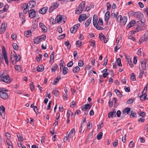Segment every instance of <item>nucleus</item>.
Wrapping results in <instances>:
<instances>
[{
    "label": "nucleus",
    "instance_id": "obj_1",
    "mask_svg": "<svg viewBox=\"0 0 148 148\" xmlns=\"http://www.w3.org/2000/svg\"><path fill=\"white\" fill-rule=\"evenodd\" d=\"M20 59V55H16L14 51L11 52V60L13 64H15L16 62L19 61Z\"/></svg>",
    "mask_w": 148,
    "mask_h": 148
},
{
    "label": "nucleus",
    "instance_id": "obj_2",
    "mask_svg": "<svg viewBox=\"0 0 148 148\" xmlns=\"http://www.w3.org/2000/svg\"><path fill=\"white\" fill-rule=\"evenodd\" d=\"M4 71L3 73V76L1 77V80L3 82L7 83H9L12 81V79H10L9 75H5Z\"/></svg>",
    "mask_w": 148,
    "mask_h": 148
},
{
    "label": "nucleus",
    "instance_id": "obj_3",
    "mask_svg": "<svg viewBox=\"0 0 148 148\" xmlns=\"http://www.w3.org/2000/svg\"><path fill=\"white\" fill-rule=\"evenodd\" d=\"M85 5V1H82L79 5L78 7V9L76 10V13L79 14L82 13L83 11Z\"/></svg>",
    "mask_w": 148,
    "mask_h": 148
},
{
    "label": "nucleus",
    "instance_id": "obj_4",
    "mask_svg": "<svg viewBox=\"0 0 148 148\" xmlns=\"http://www.w3.org/2000/svg\"><path fill=\"white\" fill-rule=\"evenodd\" d=\"M0 97L4 99H6L8 98V94L4 91H0Z\"/></svg>",
    "mask_w": 148,
    "mask_h": 148
},
{
    "label": "nucleus",
    "instance_id": "obj_5",
    "mask_svg": "<svg viewBox=\"0 0 148 148\" xmlns=\"http://www.w3.org/2000/svg\"><path fill=\"white\" fill-rule=\"evenodd\" d=\"M29 16L31 18H33L35 17L36 11L34 9L30 10L29 12Z\"/></svg>",
    "mask_w": 148,
    "mask_h": 148
},
{
    "label": "nucleus",
    "instance_id": "obj_6",
    "mask_svg": "<svg viewBox=\"0 0 148 148\" xmlns=\"http://www.w3.org/2000/svg\"><path fill=\"white\" fill-rule=\"evenodd\" d=\"M127 21V16H123L121 19L120 22L121 25H124Z\"/></svg>",
    "mask_w": 148,
    "mask_h": 148
},
{
    "label": "nucleus",
    "instance_id": "obj_7",
    "mask_svg": "<svg viewBox=\"0 0 148 148\" xmlns=\"http://www.w3.org/2000/svg\"><path fill=\"white\" fill-rule=\"evenodd\" d=\"M6 27V24L4 23H2L0 29V34H2L4 32Z\"/></svg>",
    "mask_w": 148,
    "mask_h": 148
},
{
    "label": "nucleus",
    "instance_id": "obj_8",
    "mask_svg": "<svg viewBox=\"0 0 148 148\" xmlns=\"http://www.w3.org/2000/svg\"><path fill=\"white\" fill-rule=\"evenodd\" d=\"M39 26L43 32H47V28L43 23L41 22H40L39 23Z\"/></svg>",
    "mask_w": 148,
    "mask_h": 148
},
{
    "label": "nucleus",
    "instance_id": "obj_9",
    "mask_svg": "<svg viewBox=\"0 0 148 148\" xmlns=\"http://www.w3.org/2000/svg\"><path fill=\"white\" fill-rule=\"evenodd\" d=\"M87 17L86 15L85 14H82L80 15L79 18L78 20L79 22H81V21L86 19Z\"/></svg>",
    "mask_w": 148,
    "mask_h": 148
},
{
    "label": "nucleus",
    "instance_id": "obj_10",
    "mask_svg": "<svg viewBox=\"0 0 148 148\" xmlns=\"http://www.w3.org/2000/svg\"><path fill=\"white\" fill-rule=\"evenodd\" d=\"M48 10V8L47 7H44L39 10V12L42 14H45Z\"/></svg>",
    "mask_w": 148,
    "mask_h": 148
},
{
    "label": "nucleus",
    "instance_id": "obj_11",
    "mask_svg": "<svg viewBox=\"0 0 148 148\" xmlns=\"http://www.w3.org/2000/svg\"><path fill=\"white\" fill-rule=\"evenodd\" d=\"M91 107L89 104L85 105L82 107V109L83 111H85L90 109Z\"/></svg>",
    "mask_w": 148,
    "mask_h": 148
},
{
    "label": "nucleus",
    "instance_id": "obj_12",
    "mask_svg": "<svg viewBox=\"0 0 148 148\" xmlns=\"http://www.w3.org/2000/svg\"><path fill=\"white\" fill-rule=\"evenodd\" d=\"M36 5V2L35 1H30L27 4V5H28V8H30L34 7Z\"/></svg>",
    "mask_w": 148,
    "mask_h": 148
},
{
    "label": "nucleus",
    "instance_id": "obj_13",
    "mask_svg": "<svg viewBox=\"0 0 148 148\" xmlns=\"http://www.w3.org/2000/svg\"><path fill=\"white\" fill-rule=\"evenodd\" d=\"M135 21L134 20L131 21L128 24L126 27L127 29H129L131 27L133 26L135 24Z\"/></svg>",
    "mask_w": 148,
    "mask_h": 148
},
{
    "label": "nucleus",
    "instance_id": "obj_14",
    "mask_svg": "<svg viewBox=\"0 0 148 148\" xmlns=\"http://www.w3.org/2000/svg\"><path fill=\"white\" fill-rule=\"evenodd\" d=\"M3 57L5 60V62L7 64H8V58L6 53L5 51H3Z\"/></svg>",
    "mask_w": 148,
    "mask_h": 148
},
{
    "label": "nucleus",
    "instance_id": "obj_15",
    "mask_svg": "<svg viewBox=\"0 0 148 148\" xmlns=\"http://www.w3.org/2000/svg\"><path fill=\"white\" fill-rule=\"evenodd\" d=\"M75 133V129H72L68 135V138H71V137H72L74 136Z\"/></svg>",
    "mask_w": 148,
    "mask_h": 148
},
{
    "label": "nucleus",
    "instance_id": "obj_16",
    "mask_svg": "<svg viewBox=\"0 0 148 148\" xmlns=\"http://www.w3.org/2000/svg\"><path fill=\"white\" fill-rule=\"evenodd\" d=\"M61 78V77L60 75L58 76L57 77H56L54 80L53 82L52 83L53 85H56L57 83H58L59 81V80Z\"/></svg>",
    "mask_w": 148,
    "mask_h": 148
},
{
    "label": "nucleus",
    "instance_id": "obj_17",
    "mask_svg": "<svg viewBox=\"0 0 148 148\" xmlns=\"http://www.w3.org/2000/svg\"><path fill=\"white\" fill-rule=\"evenodd\" d=\"M62 19L63 18H62V16L59 15H57V16L56 18V21L57 23H58L60 21H62Z\"/></svg>",
    "mask_w": 148,
    "mask_h": 148
},
{
    "label": "nucleus",
    "instance_id": "obj_18",
    "mask_svg": "<svg viewBox=\"0 0 148 148\" xmlns=\"http://www.w3.org/2000/svg\"><path fill=\"white\" fill-rule=\"evenodd\" d=\"M110 12L109 11H107L105 15V20L106 21H108L109 18Z\"/></svg>",
    "mask_w": 148,
    "mask_h": 148
},
{
    "label": "nucleus",
    "instance_id": "obj_19",
    "mask_svg": "<svg viewBox=\"0 0 148 148\" xmlns=\"http://www.w3.org/2000/svg\"><path fill=\"white\" fill-rule=\"evenodd\" d=\"M44 70V66L41 65H39L37 68V70L38 72H42Z\"/></svg>",
    "mask_w": 148,
    "mask_h": 148
},
{
    "label": "nucleus",
    "instance_id": "obj_20",
    "mask_svg": "<svg viewBox=\"0 0 148 148\" xmlns=\"http://www.w3.org/2000/svg\"><path fill=\"white\" fill-rule=\"evenodd\" d=\"M14 68L16 70L19 72H21L22 70L21 66L19 65H15L14 66Z\"/></svg>",
    "mask_w": 148,
    "mask_h": 148
},
{
    "label": "nucleus",
    "instance_id": "obj_21",
    "mask_svg": "<svg viewBox=\"0 0 148 148\" xmlns=\"http://www.w3.org/2000/svg\"><path fill=\"white\" fill-rule=\"evenodd\" d=\"M80 70V69L79 66H76L73 69V71L74 73H76L79 72Z\"/></svg>",
    "mask_w": 148,
    "mask_h": 148
},
{
    "label": "nucleus",
    "instance_id": "obj_22",
    "mask_svg": "<svg viewBox=\"0 0 148 148\" xmlns=\"http://www.w3.org/2000/svg\"><path fill=\"white\" fill-rule=\"evenodd\" d=\"M148 38V34L146 33L143 36L141 37V39L140 40L141 41V40H142L143 41H145L147 40Z\"/></svg>",
    "mask_w": 148,
    "mask_h": 148
},
{
    "label": "nucleus",
    "instance_id": "obj_23",
    "mask_svg": "<svg viewBox=\"0 0 148 148\" xmlns=\"http://www.w3.org/2000/svg\"><path fill=\"white\" fill-rule=\"evenodd\" d=\"M34 41L35 44H38L40 41V38L39 37H35L34 40Z\"/></svg>",
    "mask_w": 148,
    "mask_h": 148
},
{
    "label": "nucleus",
    "instance_id": "obj_24",
    "mask_svg": "<svg viewBox=\"0 0 148 148\" xmlns=\"http://www.w3.org/2000/svg\"><path fill=\"white\" fill-rule=\"evenodd\" d=\"M73 114V113L71 110H68L66 114L67 118L68 119L70 118V117L72 116Z\"/></svg>",
    "mask_w": 148,
    "mask_h": 148
},
{
    "label": "nucleus",
    "instance_id": "obj_25",
    "mask_svg": "<svg viewBox=\"0 0 148 148\" xmlns=\"http://www.w3.org/2000/svg\"><path fill=\"white\" fill-rule=\"evenodd\" d=\"M97 15H94L93 18V24L94 26L95 25V24H98L97 23Z\"/></svg>",
    "mask_w": 148,
    "mask_h": 148
},
{
    "label": "nucleus",
    "instance_id": "obj_26",
    "mask_svg": "<svg viewBox=\"0 0 148 148\" xmlns=\"http://www.w3.org/2000/svg\"><path fill=\"white\" fill-rule=\"evenodd\" d=\"M141 65L143 70H145L146 69V63L145 61H141Z\"/></svg>",
    "mask_w": 148,
    "mask_h": 148
},
{
    "label": "nucleus",
    "instance_id": "obj_27",
    "mask_svg": "<svg viewBox=\"0 0 148 148\" xmlns=\"http://www.w3.org/2000/svg\"><path fill=\"white\" fill-rule=\"evenodd\" d=\"M58 65L56 64H54L51 68V71L52 72H55L57 69Z\"/></svg>",
    "mask_w": 148,
    "mask_h": 148
},
{
    "label": "nucleus",
    "instance_id": "obj_28",
    "mask_svg": "<svg viewBox=\"0 0 148 148\" xmlns=\"http://www.w3.org/2000/svg\"><path fill=\"white\" fill-rule=\"evenodd\" d=\"M91 20V18H89L87 21L85 23V26L86 27H88L89 26L90 24V23Z\"/></svg>",
    "mask_w": 148,
    "mask_h": 148
},
{
    "label": "nucleus",
    "instance_id": "obj_29",
    "mask_svg": "<svg viewBox=\"0 0 148 148\" xmlns=\"http://www.w3.org/2000/svg\"><path fill=\"white\" fill-rule=\"evenodd\" d=\"M31 32L30 30H28L27 32H25L24 34L26 37H29L31 35Z\"/></svg>",
    "mask_w": 148,
    "mask_h": 148
},
{
    "label": "nucleus",
    "instance_id": "obj_30",
    "mask_svg": "<svg viewBox=\"0 0 148 148\" xmlns=\"http://www.w3.org/2000/svg\"><path fill=\"white\" fill-rule=\"evenodd\" d=\"M77 29L74 26L70 29V31L71 33H75L77 30Z\"/></svg>",
    "mask_w": 148,
    "mask_h": 148
},
{
    "label": "nucleus",
    "instance_id": "obj_31",
    "mask_svg": "<svg viewBox=\"0 0 148 148\" xmlns=\"http://www.w3.org/2000/svg\"><path fill=\"white\" fill-rule=\"evenodd\" d=\"M130 108H127L125 109L123 112V113L127 115L130 112Z\"/></svg>",
    "mask_w": 148,
    "mask_h": 148
},
{
    "label": "nucleus",
    "instance_id": "obj_32",
    "mask_svg": "<svg viewBox=\"0 0 148 148\" xmlns=\"http://www.w3.org/2000/svg\"><path fill=\"white\" fill-rule=\"evenodd\" d=\"M144 72V70H140V73L138 76V77L140 78L141 79L143 77V74Z\"/></svg>",
    "mask_w": 148,
    "mask_h": 148
},
{
    "label": "nucleus",
    "instance_id": "obj_33",
    "mask_svg": "<svg viewBox=\"0 0 148 148\" xmlns=\"http://www.w3.org/2000/svg\"><path fill=\"white\" fill-rule=\"evenodd\" d=\"M59 3L57 2H54L52 4V6L55 9L57 8L58 6Z\"/></svg>",
    "mask_w": 148,
    "mask_h": 148
},
{
    "label": "nucleus",
    "instance_id": "obj_34",
    "mask_svg": "<svg viewBox=\"0 0 148 148\" xmlns=\"http://www.w3.org/2000/svg\"><path fill=\"white\" fill-rule=\"evenodd\" d=\"M116 62L117 63L118 65V66H122V65L121 63V60L120 58H118L116 60Z\"/></svg>",
    "mask_w": 148,
    "mask_h": 148
},
{
    "label": "nucleus",
    "instance_id": "obj_35",
    "mask_svg": "<svg viewBox=\"0 0 148 148\" xmlns=\"http://www.w3.org/2000/svg\"><path fill=\"white\" fill-rule=\"evenodd\" d=\"M95 25L94 26L97 29L99 30H102L103 29V28L98 25V24H95Z\"/></svg>",
    "mask_w": 148,
    "mask_h": 148
},
{
    "label": "nucleus",
    "instance_id": "obj_36",
    "mask_svg": "<svg viewBox=\"0 0 148 148\" xmlns=\"http://www.w3.org/2000/svg\"><path fill=\"white\" fill-rule=\"evenodd\" d=\"M17 136L18 137V141H20L23 140V138L22 135L20 134H18L17 135Z\"/></svg>",
    "mask_w": 148,
    "mask_h": 148
},
{
    "label": "nucleus",
    "instance_id": "obj_37",
    "mask_svg": "<svg viewBox=\"0 0 148 148\" xmlns=\"http://www.w3.org/2000/svg\"><path fill=\"white\" fill-rule=\"evenodd\" d=\"M52 93L56 97H57L59 95L58 91L56 90H53L52 91Z\"/></svg>",
    "mask_w": 148,
    "mask_h": 148
},
{
    "label": "nucleus",
    "instance_id": "obj_38",
    "mask_svg": "<svg viewBox=\"0 0 148 148\" xmlns=\"http://www.w3.org/2000/svg\"><path fill=\"white\" fill-rule=\"evenodd\" d=\"M114 91L118 96L120 97L122 96V95L119 90L116 89Z\"/></svg>",
    "mask_w": 148,
    "mask_h": 148
},
{
    "label": "nucleus",
    "instance_id": "obj_39",
    "mask_svg": "<svg viewBox=\"0 0 148 148\" xmlns=\"http://www.w3.org/2000/svg\"><path fill=\"white\" fill-rule=\"evenodd\" d=\"M134 101V99L133 98L129 99L127 101V103L128 104H130L133 103Z\"/></svg>",
    "mask_w": 148,
    "mask_h": 148
},
{
    "label": "nucleus",
    "instance_id": "obj_40",
    "mask_svg": "<svg viewBox=\"0 0 148 148\" xmlns=\"http://www.w3.org/2000/svg\"><path fill=\"white\" fill-rule=\"evenodd\" d=\"M103 136V133L101 132H100L97 135V138L98 140H99L101 139Z\"/></svg>",
    "mask_w": 148,
    "mask_h": 148
},
{
    "label": "nucleus",
    "instance_id": "obj_41",
    "mask_svg": "<svg viewBox=\"0 0 148 148\" xmlns=\"http://www.w3.org/2000/svg\"><path fill=\"white\" fill-rule=\"evenodd\" d=\"M42 55L41 54H39L38 56H37L36 58V60L38 62H39L42 59Z\"/></svg>",
    "mask_w": 148,
    "mask_h": 148
},
{
    "label": "nucleus",
    "instance_id": "obj_42",
    "mask_svg": "<svg viewBox=\"0 0 148 148\" xmlns=\"http://www.w3.org/2000/svg\"><path fill=\"white\" fill-rule=\"evenodd\" d=\"M93 133L92 132H90L89 133L88 136L87 137L86 139L87 140L92 138V137Z\"/></svg>",
    "mask_w": 148,
    "mask_h": 148
},
{
    "label": "nucleus",
    "instance_id": "obj_43",
    "mask_svg": "<svg viewBox=\"0 0 148 148\" xmlns=\"http://www.w3.org/2000/svg\"><path fill=\"white\" fill-rule=\"evenodd\" d=\"M144 13L147 16L148 18V8H145L144 9Z\"/></svg>",
    "mask_w": 148,
    "mask_h": 148
},
{
    "label": "nucleus",
    "instance_id": "obj_44",
    "mask_svg": "<svg viewBox=\"0 0 148 148\" xmlns=\"http://www.w3.org/2000/svg\"><path fill=\"white\" fill-rule=\"evenodd\" d=\"M65 45L66 46H67L68 47V48L69 49L71 48V46L70 45V43L69 42V41H66L65 43Z\"/></svg>",
    "mask_w": 148,
    "mask_h": 148
},
{
    "label": "nucleus",
    "instance_id": "obj_45",
    "mask_svg": "<svg viewBox=\"0 0 148 148\" xmlns=\"http://www.w3.org/2000/svg\"><path fill=\"white\" fill-rule=\"evenodd\" d=\"M12 46L14 49L15 50H17L18 49V47L16 44L15 43H14L12 45Z\"/></svg>",
    "mask_w": 148,
    "mask_h": 148
},
{
    "label": "nucleus",
    "instance_id": "obj_46",
    "mask_svg": "<svg viewBox=\"0 0 148 148\" xmlns=\"http://www.w3.org/2000/svg\"><path fill=\"white\" fill-rule=\"evenodd\" d=\"M90 45L92 47H94L95 45V41L94 40H90Z\"/></svg>",
    "mask_w": 148,
    "mask_h": 148
},
{
    "label": "nucleus",
    "instance_id": "obj_47",
    "mask_svg": "<svg viewBox=\"0 0 148 148\" xmlns=\"http://www.w3.org/2000/svg\"><path fill=\"white\" fill-rule=\"evenodd\" d=\"M146 95H142L140 97V99L142 101H144L146 99Z\"/></svg>",
    "mask_w": 148,
    "mask_h": 148
},
{
    "label": "nucleus",
    "instance_id": "obj_48",
    "mask_svg": "<svg viewBox=\"0 0 148 148\" xmlns=\"http://www.w3.org/2000/svg\"><path fill=\"white\" fill-rule=\"evenodd\" d=\"M0 114L2 116L3 119H4L5 115V111H3V110L0 111Z\"/></svg>",
    "mask_w": 148,
    "mask_h": 148
},
{
    "label": "nucleus",
    "instance_id": "obj_49",
    "mask_svg": "<svg viewBox=\"0 0 148 148\" xmlns=\"http://www.w3.org/2000/svg\"><path fill=\"white\" fill-rule=\"evenodd\" d=\"M68 68L67 67L64 68L63 70V73L64 75L66 74L68 72Z\"/></svg>",
    "mask_w": 148,
    "mask_h": 148
},
{
    "label": "nucleus",
    "instance_id": "obj_50",
    "mask_svg": "<svg viewBox=\"0 0 148 148\" xmlns=\"http://www.w3.org/2000/svg\"><path fill=\"white\" fill-rule=\"evenodd\" d=\"M83 61L82 60H80L78 62V65L80 67H82L83 66Z\"/></svg>",
    "mask_w": 148,
    "mask_h": 148
},
{
    "label": "nucleus",
    "instance_id": "obj_51",
    "mask_svg": "<svg viewBox=\"0 0 148 148\" xmlns=\"http://www.w3.org/2000/svg\"><path fill=\"white\" fill-rule=\"evenodd\" d=\"M19 16L21 18V19H22L23 20H24L25 19V17L24 16V14L22 13H20L19 14Z\"/></svg>",
    "mask_w": 148,
    "mask_h": 148
},
{
    "label": "nucleus",
    "instance_id": "obj_52",
    "mask_svg": "<svg viewBox=\"0 0 148 148\" xmlns=\"http://www.w3.org/2000/svg\"><path fill=\"white\" fill-rule=\"evenodd\" d=\"M63 98L65 100H66L68 98V96L67 93H64L63 95Z\"/></svg>",
    "mask_w": 148,
    "mask_h": 148
},
{
    "label": "nucleus",
    "instance_id": "obj_53",
    "mask_svg": "<svg viewBox=\"0 0 148 148\" xmlns=\"http://www.w3.org/2000/svg\"><path fill=\"white\" fill-rule=\"evenodd\" d=\"M81 42L79 40L77 41L76 43V44L77 47H80L82 45Z\"/></svg>",
    "mask_w": 148,
    "mask_h": 148
},
{
    "label": "nucleus",
    "instance_id": "obj_54",
    "mask_svg": "<svg viewBox=\"0 0 148 148\" xmlns=\"http://www.w3.org/2000/svg\"><path fill=\"white\" fill-rule=\"evenodd\" d=\"M73 65V62L72 61H71L69 62L67 64V66L68 67H71Z\"/></svg>",
    "mask_w": 148,
    "mask_h": 148
},
{
    "label": "nucleus",
    "instance_id": "obj_55",
    "mask_svg": "<svg viewBox=\"0 0 148 148\" xmlns=\"http://www.w3.org/2000/svg\"><path fill=\"white\" fill-rule=\"evenodd\" d=\"M98 23L100 25H103V21L102 18H100L99 20Z\"/></svg>",
    "mask_w": 148,
    "mask_h": 148
},
{
    "label": "nucleus",
    "instance_id": "obj_56",
    "mask_svg": "<svg viewBox=\"0 0 148 148\" xmlns=\"http://www.w3.org/2000/svg\"><path fill=\"white\" fill-rule=\"evenodd\" d=\"M47 47V43L46 42L43 43L42 46V48L43 49H46Z\"/></svg>",
    "mask_w": 148,
    "mask_h": 148
},
{
    "label": "nucleus",
    "instance_id": "obj_57",
    "mask_svg": "<svg viewBox=\"0 0 148 148\" xmlns=\"http://www.w3.org/2000/svg\"><path fill=\"white\" fill-rule=\"evenodd\" d=\"M6 142L8 145H12V142L9 138H7Z\"/></svg>",
    "mask_w": 148,
    "mask_h": 148
},
{
    "label": "nucleus",
    "instance_id": "obj_58",
    "mask_svg": "<svg viewBox=\"0 0 148 148\" xmlns=\"http://www.w3.org/2000/svg\"><path fill=\"white\" fill-rule=\"evenodd\" d=\"M118 140L116 139L113 143V145L114 147H116L118 145Z\"/></svg>",
    "mask_w": 148,
    "mask_h": 148
},
{
    "label": "nucleus",
    "instance_id": "obj_59",
    "mask_svg": "<svg viewBox=\"0 0 148 148\" xmlns=\"http://www.w3.org/2000/svg\"><path fill=\"white\" fill-rule=\"evenodd\" d=\"M120 45H117L115 47L114 49V50L115 52H117L118 50L120 49Z\"/></svg>",
    "mask_w": 148,
    "mask_h": 148
},
{
    "label": "nucleus",
    "instance_id": "obj_60",
    "mask_svg": "<svg viewBox=\"0 0 148 148\" xmlns=\"http://www.w3.org/2000/svg\"><path fill=\"white\" fill-rule=\"evenodd\" d=\"M51 101H50L49 102L47 106V108L46 109L47 110H49L51 108Z\"/></svg>",
    "mask_w": 148,
    "mask_h": 148
},
{
    "label": "nucleus",
    "instance_id": "obj_61",
    "mask_svg": "<svg viewBox=\"0 0 148 148\" xmlns=\"http://www.w3.org/2000/svg\"><path fill=\"white\" fill-rule=\"evenodd\" d=\"M107 10H109L111 8V5L110 3L108 2L107 3Z\"/></svg>",
    "mask_w": 148,
    "mask_h": 148
},
{
    "label": "nucleus",
    "instance_id": "obj_62",
    "mask_svg": "<svg viewBox=\"0 0 148 148\" xmlns=\"http://www.w3.org/2000/svg\"><path fill=\"white\" fill-rule=\"evenodd\" d=\"M28 6L26 3H24L22 6L21 7L22 9L23 10L24 9V8H26V7H27V8H29Z\"/></svg>",
    "mask_w": 148,
    "mask_h": 148
},
{
    "label": "nucleus",
    "instance_id": "obj_63",
    "mask_svg": "<svg viewBox=\"0 0 148 148\" xmlns=\"http://www.w3.org/2000/svg\"><path fill=\"white\" fill-rule=\"evenodd\" d=\"M137 54L139 56H141L142 53L141 49L140 48L137 51Z\"/></svg>",
    "mask_w": 148,
    "mask_h": 148
},
{
    "label": "nucleus",
    "instance_id": "obj_64",
    "mask_svg": "<svg viewBox=\"0 0 148 148\" xmlns=\"http://www.w3.org/2000/svg\"><path fill=\"white\" fill-rule=\"evenodd\" d=\"M17 37V36L16 34H13L12 35V37L13 40H15Z\"/></svg>",
    "mask_w": 148,
    "mask_h": 148
}]
</instances>
